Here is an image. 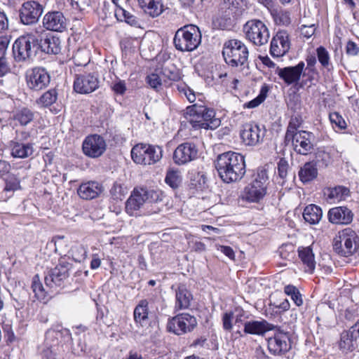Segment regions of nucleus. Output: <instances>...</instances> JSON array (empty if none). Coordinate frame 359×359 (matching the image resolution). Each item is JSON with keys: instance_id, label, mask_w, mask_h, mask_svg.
Wrapping results in <instances>:
<instances>
[{"instance_id": "1", "label": "nucleus", "mask_w": 359, "mask_h": 359, "mask_svg": "<svg viewBox=\"0 0 359 359\" xmlns=\"http://www.w3.org/2000/svg\"><path fill=\"white\" fill-rule=\"evenodd\" d=\"M219 177L226 183L241 180L245 173L244 156L233 151L219 154L215 161Z\"/></svg>"}, {"instance_id": "2", "label": "nucleus", "mask_w": 359, "mask_h": 359, "mask_svg": "<svg viewBox=\"0 0 359 359\" xmlns=\"http://www.w3.org/2000/svg\"><path fill=\"white\" fill-rule=\"evenodd\" d=\"M184 118L195 130H215L221 123L219 118L215 117L213 109L202 105L194 104L187 107Z\"/></svg>"}, {"instance_id": "3", "label": "nucleus", "mask_w": 359, "mask_h": 359, "mask_svg": "<svg viewBox=\"0 0 359 359\" xmlns=\"http://www.w3.org/2000/svg\"><path fill=\"white\" fill-rule=\"evenodd\" d=\"M43 32L44 30L39 27L35 29V34L27 33L15 41L13 55L16 62H26L36 56L39 50V36Z\"/></svg>"}, {"instance_id": "4", "label": "nucleus", "mask_w": 359, "mask_h": 359, "mask_svg": "<svg viewBox=\"0 0 359 359\" xmlns=\"http://www.w3.org/2000/svg\"><path fill=\"white\" fill-rule=\"evenodd\" d=\"M222 55L225 62L231 67H245L248 64L249 51L241 40L233 39L224 42Z\"/></svg>"}, {"instance_id": "5", "label": "nucleus", "mask_w": 359, "mask_h": 359, "mask_svg": "<svg viewBox=\"0 0 359 359\" xmlns=\"http://www.w3.org/2000/svg\"><path fill=\"white\" fill-rule=\"evenodd\" d=\"M201 33L194 25H185L177 30L173 43L177 50L191 52L196 50L201 43Z\"/></svg>"}, {"instance_id": "6", "label": "nucleus", "mask_w": 359, "mask_h": 359, "mask_svg": "<svg viewBox=\"0 0 359 359\" xmlns=\"http://www.w3.org/2000/svg\"><path fill=\"white\" fill-rule=\"evenodd\" d=\"M358 248L359 237L351 228H346L339 231L333 241V249L340 256H351Z\"/></svg>"}, {"instance_id": "7", "label": "nucleus", "mask_w": 359, "mask_h": 359, "mask_svg": "<svg viewBox=\"0 0 359 359\" xmlns=\"http://www.w3.org/2000/svg\"><path fill=\"white\" fill-rule=\"evenodd\" d=\"M162 198L158 191L153 189H135L126 203V211L130 215H135V212L144 205L158 203Z\"/></svg>"}, {"instance_id": "8", "label": "nucleus", "mask_w": 359, "mask_h": 359, "mask_svg": "<svg viewBox=\"0 0 359 359\" xmlns=\"http://www.w3.org/2000/svg\"><path fill=\"white\" fill-rule=\"evenodd\" d=\"M162 153L158 146L137 144L131 150V157L137 164L153 165L161 159Z\"/></svg>"}, {"instance_id": "9", "label": "nucleus", "mask_w": 359, "mask_h": 359, "mask_svg": "<svg viewBox=\"0 0 359 359\" xmlns=\"http://www.w3.org/2000/svg\"><path fill=\"white\" fill-rule=\"evenodd\" d=\"M243 32L248 41L258 46L266 44L270 37L269 29L259 20H248L243 26Z\"/></svg>"}, {"instance_id": "10", "label": "nucleus", "mask_w": 359, "mask_h": 359, "mask_svg": "<svg viewBox=\"0 0 359 359\" xmlns=\"http://www.w3.org/2000/svg\"><path fill=\"white\" fill-rule=\"evenodd\" d=\"M268 175L264 168L257 170L253 181L245 188V198L250 202H258L266 193Z\"/></svg>"}, {"instance_id": "11", "label": "nucleus", "mask_w": 359, "mask_h": 359, "mask_svg": "<svg viewBox=\"0 0 359 359\" xmlns=\"http://www.w3.org/2000/svg\"><path fill=\"white\" fill-rule=\"evenodd\" d=\"M314 141V135L306 130H299L290 137H285V144L291 143L294 151L301 155H307L313 151Z\"/></svg>"}, {"instance_id": "12", "label": "nucleus", "mask_w": 359, "mask_h": 359, "mask_svg": "<svg viewBox=\"0 0 359 359\" xmlns=\"http://www.w3.org/2000/svg\"><path fill=\"white\" fill-rule=\"evenodd\" d=\"M197 325L196 318L194 316L184 313L170 319L167 324V329L177 335H182L192 332Z\"/></svg>"}, {"instance_id": "13", "label": "nucleus", "mask_w": 359, "mask_h": 359, "mask_svg": "<svg viewBox=\"0 0 359 359\" xmlns=\"http://www.w3.org/2000/svg\"><path fill=\"white\" fill-rule=\"evenodd\" d=\"M25 80L29 89L39 91L49 85L50 76L44 67H35L26 72Z\"/></svg>"}, {"instance_id": "14", "label": "nucleus", "mask_w": 359, "mask_h": 359, "mask_svg": "<svg viewBox=\"0 0 359 359\" xmlns=\"http://www.w3.org/2000/svg\"><path fill=\"white\" fill-rule=\"evenodd\" d=\"M106 149L107 143L104 139L97 134L87 136L82 144L83 154L93 158L101 156Z\"/></svg>"}, {"instance_id": "15", "label": "nucleus", "mask_w": 359, "mask_h": 359, "mask_svg": "<svg viewBox=\"0 0 359 359\" xmlns=\"http://www.w3.org/2000/svg\"><path fill=\"white\" fill-rule=\"evenodd\" d=\"M99 79L93 73L76 74L74 81V90L80 94H89L99 88Z\"/></svg>"}, {"instance_id": "16", "label": "nucleus", "mask_w": 359, "mask_h": 359, "mask_svg": "<svg viewBox=\"0 0 359 359\" xmlns=\"http://www.w3.org/2000/svg\"><path fill=\"white\" fill-rule=\"evenodd\" d=\"M266 130L264 126L255 123H245L241 132L243 142L248 146H255L263 141Z\"/></svg>"}, {"instance_id": "17", "label": "nucleus", "mask_w": 359, "mask_h": 359, "mask_svg": "<svg viewBox=\"0 0 359 359\" xmlns=\"http://www.w3.org/2000/svg\"><path fill=\"white\" fill-rule=\"evenodd\" d=\"M69 264L61 262L54 269L49 271L44 278L46 287L50 290L60 287L64 280L69 277Z\"/></svg>"}, {"instance_id": "18", "label": "nucleus", "mask_w": 359, "mask_h": 359, "mask_svg": "<svg viewBox=\"0 0 359 359\" xmlns=\"http://www.w3.org/2000/svg\"><path fill=\"white\" fill-rule=\"evenodd\" d=\"M198 149L194 143L184 142L174 151L173 161L178 165H185L197 158Z\"/></svg>"}, {"instance_id": "19", "label": "nucleus", "mask_w": 359, "mask_h": 359, "mask_svg": "<svg viewBox=\"0 0 359 359\" xmlns=\"http://www.w3.org/2000/svg\"><path fill=\"white\" fill-rule=\"evenodd\" d=\"M305 67L304 62H299L295 66L285 67H276L275 73L281 79L287 86L297 84L303 73Z\"/></svg>"}, {"instance_id": "20", "label": "nucleus", "mask_w": 359, "mask_h": 359, "mask_svg": "<svg viewBox=\"0 0 359 359\" xmlns=\"http://www.w3.org/2000/svg\"><path fill=\"white\" fill-rule=\"evenodd\" d=\"M42 13L43 8L38 2H25L20 10V20L25 25H32L38 21Z\"/></svg>"}, {"instance_id": "21", "label": "nucleus", "mask_w": 359, "mask_h": 359, "mask_svg": "<svg viewBox=\"0 0 359 359\" xmlns=\"http://www.w3.org/2000/svg\"><path fill=\"white\" fill-rule=\"evenodd\" d=\"M289 34L285 31H278L271 41L270 53L273 57H282L290 50Z\"/></svg>"}, {"instance_id": "22", "label": "nucleus", "mask_w": 359, "mask_h": 359, "mask_svg": "<svg viewBox=\"0 0 359 359\" xmlns=\"http://www.w3.org/2000/svg\"><path fill=\"white\" fill-rule=\"evenodd\" d=\"M269 351L274 355H280L287 352L291 348L289 334L285 332L276 333L268 339Z\"/></svg>"}, {"instance_id": "23", "label": "nucleus", "mask_w": 359, "mask_h": 359, "mask_svg": "<svg viewBox=\"0 0 359 359\" xmlns=\"http://www.w3.org/2000/svg\"><path fill=\"white\" fill-rule=\"evenodd\" d=\"M43 25L47 30L62 32L67 29V20L61 12H48L43 18Z\"/></svg>"}, {"instance_id": "24", "label": "nucleus", "mask_w": 359, "mask_h": 359, "mask_svg": "<svg viewBox=\"0 0 359 359\" xmlns=\"http://www.w3.org/2000/svg\"><path fill=\"white\" fill-rule=\"evenodd\" d=\"M353 213L346 206L330 208L327 212L328 220L333 224L347 225L352 222Z\"/></svg>"}, {"instance_id": "25", "label": "nucleus", "mask_w": 359, "mask_h": 359, "mask_svg": "<svg viewBox=\"0 0 359 359\" xmlns=\"http://www.w3.org/2000/svg\"><path fill=\"white\" fill-rule=\"evenodd\" d=\"M104 189L101 184L95 181L82 183L78 190V195L84 200H91L98 197Z\"/></svg>"}, {"instance_id": "26", "label": "nucleus", "mask_w": 359, "mask_h": 359, "mask_svg": "<svg viewBox=\"0 0 359 359\" xmlns=\"http://www.w3.org/2000/svg\"><path fill=\"white\" fill-rule=\"evenodd\" d=\"M243 325L244 333L255 335H263L265 332L273 329V325L265 320L246 321Z\"/></svg>"}, {"instance_id": "27", "label": "nucleus", "mask_w": 359, "mask_h": 359, "mask_svg": "<svg viewBox=\"0 0 359 359\" xmlns=\"http://www.w3.org/2000/svg\"><path fill=\"white\" fill-rule=\"evenodd\" d=\"M193 301V295L184 285L178 287L175 293L176 310L188 309L190 308Z\"/></svg>"}, {"instance_id": "28", "label": "nucleus", "mask_w": 359, "mask_h": 359, "mask_svg": "<svg viewBox=\"0 0 359 359\" xmlns=\"http://www.w3.org/2000/svg\"><path fill=\"white\" fill-rule=\"evenodd\" d=\"M5 187L0 194L2 200H7L12 196L14 191L21 189L20 179L13 173H8L4 178Z\"/></svg>"}, {"instance_id": "29", "label": "nucleus", "mask_w": 359, "mask_h": 359, "mask_svg": "<svg viewBox=\"0 0 359 359\" xmlns=\"http://www.w3.org/2000/svg\"><path fill=\"white\" fill-rule=\"evenodd\" d=\"M358 338L349 329L343 331L339 341V349L345 353L352 352L358 346Z\"/></svg>"}, {"instance_id": "30", "label": "nucleus", "mask_w": 359, "mask_h": 359, "mask_svg": "<svg viewBox=\"0 0 359 359\" xmlns=\"http://www.w3.org/2000/svg\"><path fill=\"white\" fill-rule=\"evenodd\" d=\"M11 156L14 158H26L31 156L34 153L32 143H21L12 140L10 142Z\"/></svg>"}, {"instance_id": "31", "label": "nucleus", "mask_w": 359, "mask_h": 359, "mask_svg": "<svg viewBox=\"0 0 359 359\" xmlns=\"http://www.w3.org/2000/svg\"><path fill=\"white\" fill-rule=\"evenodd\" d=\"M39 50L48 54H58L61 50L60 39L53 36L39 39Z\"/></svg>"}, {"instance_id": "32", "label": "nucleus", "mask_w": 359, "mask_h": 359, "mask_svg": "<svg viewBox=\"0 0 359 359\" xmlns=\"http://www.w3.org/2000/svg\"><path fill=\"white\" fill-rule=\"evenodd\" d=\"M140 8L152 18L159 16L163 11L161 0H137Z\"/></svg>"}, {"instance_id": "33", "label": "nucleus", "mask_w": 359, "mask_h": 359, "mask_svg": "<svg viewBox=\"0 0 359 359\" xmlns=\"http://www.w3.org/2000/svg\"><path fill=\"white\" fill-rule=\"evenodd\" d=\"M299 257L305 265V271L313 273L316 267V261L311 247H300L298 249Z\"/></svg>"}, {"instance_id": "34", "label": "nucleus", "mask_w": 359, "mask_h": 359, "mask_svg": "<svg viewBox=\"0 0 359 359\" xmlns=\"http://www.w3.org/2000/svg\"><path fill=\"white\" fill-rule=\"evenodd\" d=\"M239 3L238 0H224L220 4L219 13L225 20H230L235 17L238 11Z\"/></svg>"}, {"instance_id": "35", "label": "nucleus", "mask_w": 359, "mask_h": 359, "mask_svg": "<svg viewBox=\"0 0 359 359\" xmlns=\"http://www.w3.org/2000/svg\"><path fill=\"white\" fill-rule=\"evenodd\" d=\"M323 216V211L316 205L311 204L304 208L303 217L306 222L311 224H318Z\"/></svg>"}, {"instance_id": "36", "label": "nucleus", "mask_w": 359, "mask_h": 359, "mask_svg": "<svg viewBox=\"0 0 359 359\" xmlns=\"http://www.w3.org/2000/svg\"><path fill=\"white\" fill-rule=\"evenodd\" d=\"M134 320L137 324L143 327L148 321V302L142 299L134 309Z\"/></svg>"}, {"instance_id": "37", "label": "nucleus", "mask_w": 359, "mask_h": 359, "mask_svg": "<svg viewBox=\"0 0 359 359\" xmlns=\"http://www.w3.org/2000/svg\"><path fill=\"white\" fill-rule=\"evenodd\" d=\"M318 175V170L313 162L306 163L299 171V177L303 183H307L314 180Z\"/></svg>"}, {"instance_id": "38", "label": "nucleus", "mask_w": 359, "mask_h": 359, "mask_svg": "<svg viewBox=\"0 0 359 359\" xmlns=\"http://www.w3.org/2000/svg\"><path fill=\"white\" fill-rule=\"evenodd\" d=\"M58 93L56 88H51L43 93L36 101V104L43 107H48L56 102Z\"/></svg>"}, {"instance_id": "39", "label": "nucleus", "mask_w": 359, "mask_h": 359, "mask_svg": "<svg viewBox=\"0 0 359 359\" xmlns=\"http://www.w3.org/2000/svg\"><path fill=\"white\" fill-rule=\"evenodd\" d=\"M161 73L172 81H178L182 78L180 70L172 62L165 63L162 67Z\"/></svg>"}, {"instance_id": "40", "label": "nucleus", "mask_w": 359, "mask_h": 359, "mask_svg": "<svg viewBox=\"0 0 359 359\" xmlns=\"http://www.w3.org/2000/svg\"><path fill=\"white\" fill-rule=\"evenodd\" d=\"M34 116V113L31 109L24 107L15 113L13 119L17 121L20 126H25L33 121Z\"/></svg>"}, {"instance_id": "41", "label": "nucleus", "mask_w": 359, "mask_h": 359, "mask_svg": "<svg viewBox=\"0 0 359 359\" xmlns=\"http://www.w3.org/2000/svg\"><path fill=\"white\" fill-rule=\"evenodd\" d=\"M115 16L118 20L124 21L130 25H136L137 24L136 17L120 6H117V8L115 9Z\"/></svg>"}, {"instance_id": "42", "label": "nucleus", "mask_w": 359, "mask_h": 359, "mask_svg": "<svg viewBox=\"0 0 359 359\" xmlns=\"http://www.w3.org/2000/svg\"><path fill=\"white\" fill-rule=\"evenodd\" d=\"M182 181V177L180 171L170 170L167 172L165 182L172 189H177L181 185Z\"/></svg>"}, {"instance_id": "43", "label": "nucleus", "mask_w": 359, "mask_h": 359, "mask_svg": "<svg viewBox=\"0 0 359 359\" xmlns=\"http://www.w3.org/2000/svg\"><path fill=\"white\" fill-rule=\"evenodd\" d=\"M285 293L290 296L294 303L297 306H300L303 304L302 296L299 290L292 285H287L284 287Z\"/></svg>"}, {"instance_id": "44", "label": "nucleus", "mask_w": 359, "mask_h": 359, "mask_svg": "<svg viewBox=\"0 0 359 359\" xmlns=\"http://www.w3.org/2000/svg\"><path fill=\"white\" fill-rule=\"evenodd\" d=\"M277 169L278 177L283 180L281 183L283 184L287 181L291 171L288 161L285 158H281L278 163Z\"/></svg>"}, {"instance_id": "45", "label": "nucleus", "mask_w": 359, "mask_h": 359, "mask_svg": "<svg viewBox=\"0 0 359 359\" xmlns=\"http://www.w3.org/2000/svg\"><path fill=\"white\" fill-rule=\"evenodd\" d=\"M349 189L346 187L339 186L330 190L328 198L337 201L344 200L346 196H348Z\"/></svg>"}, {"instance_id": "46", "label": "nucleus", "mask_w": 359, "mask_h": 359, "mask_svg": "<svg viewBox=\"0 0 359 359\" xmlns=\"http://www.w3.org/2000/svg\"><path fill=\"white\" fill-rule=\"evenodd\" d=\"M206 176L202 172L192 174L190 180V186L196 189H203L206 184Z\"/></svg>"}, {"instance_id": "47", "label": "nucleus", "mask_w": 359, "mask_h": 359, "mask_svg": "<svg viewBox=\"0 0 359 359\" xmlns=\"http://www.w3.org/2000/svg\"><path fill=\"white\" fill-rule=\"evenodd\" d=\"M32 288L35 294V297L39 300H43L46 297V294L48 292L46 290L42 283L39 281L38 275L34 277Z\"/></svg>"}, {"instance_id": "48", "label": "nucleus", "mask_w": 359, "mask_h": 359, "mask_svg": "<svg viewBox=\"0 0 359 359\" xmlns=\"http://www.w3.org/2000/svg\"><path fill=\"white\" fill-rule=\"evenodd\" d=\"M317 57L321 65L330 70V67L332 66L330 62V55L328 51L323 46H320L316 49Z\"/></svg>"}, {"instance_id": "49", "label": "nucleus", "mask_w": 359, "mask_h": 359, "mask_svg": "<svg viewBox=\"0 0 359 359\" xmlns=\"http://www.w3.org/2000/svg\"><path fill=\"white\" fill-rule=\"evenodd\" d=\"M268 93V88L266 86H264L261 88L259 94L257 97L253 99L252 100L245 104V107L247 108L252 109L259 106L261 103H262L266 97Z\"/></svg>"}, {"instance_id": "50", "label": "nucleus", "mask_w": 359, "mask_h": 359, "mask_svg": "<svg viewBox=\"0 0 359 359\" xmlns=\"http://www.w3.org/2000/svg\"><path fill=\"white\" fill-rule=\"evenodd\" d=\"M110 193L114 200L122 201L123 197L127 194L126 188L121 184L114 183L110 190Z\"/></svg>"}, {"instance_id": "51", "label": "nucleus", "mask_w": 359, "mask_h": 359, "mask_svg": "<svg viewBox=\"0 0 359 359\" xmlns=\"http://www.w3.org/2000/svg\"><path fill=\"white\" fill-rule=\"evenodd\" d=\"M300 121L297 117L292 118L287 128L285 137H290L296 133L299 132L297 128L300 126Z\"/></svg>"}, {"instance_id": "52", "label": "nucleus", "mask_w": 359, "mask_h": 359, "mask_svg": "<svg viewBox=\"0 0 359 359\" xmlns=\"http://www.w3.org/2000/svg\"><path fill=\"white\" fill-rule=\"evenodd\" d=\"M330 120L332 124H334L339 129H345L346 123L344 118L338 113L333 112L330 114Z\"/></svg>"}, {"instance_id": "53", "label": "nucleus", "mask_w": 359, "mask_h": 359, "mask_svg": "<svg viewBox=\"0 0 359 359\" xmlns=\"http://www.w3.org/2000/svg\"><path fill=\"white\" fill-rule=\"evenodd\" d=\"M275 21L279 25L287 26L290 24V13L287 11H280L275 16Z\"/></svg>"}, {"instance_id": "54", "label": "nucleus", "mask_w": 359, "mask_h": 359, "mask_svg": "<svg viewBox=\"0 0 359 359\" xmlns=\"http://www.w3.org/2000/svg\"><path fill=\"white\" fill-rule=\"evenodd\" d=\"M148 84L154 89L158 90L162 86L160 76L157 74H151L147 77Z\"/></svg>"}, {"instance_id": "55", "label": "nucleus", "mask_w": 359, "mask_h": 359, "mask_svg": "<svg viewBox=\"0 0 359 359\" xmlns=\"http://www.w3.org/2000/svg\"><path fill=\"white\" fill-rule=\"evenodd\" d=\"M11 41V36L3 35L0 36V57H4Z\"/></svg>"}, {"instance_id": "56", "label": "nucleus", "mask_w": 359, "mask_h": 359, "mask_svg": "<svg viewBox=\"0 0 359 359\" xmlns=\"http://www.w3.org/2000/svg\"><path fill=\"white\" fill-rule=\"evenodd\" d=\"M316 28L314 25L310 26L302 25L300 27V32L302 36L309 38L315 33Z\"/></svg>"}, {"instance_id": "57", "label": "nucleus", "mask_w": 359, "mask_h": 359, "mask_svg": "<svg viewBox=\"0 0 359 359\" xmlns=\"http://www.w3.org/2000/svg\"><path fill=\"white\" fill-rule=\"evenodd\" d=\"M346 52L351 56L357 55L359 53V48L354 42L349 41L346 47Z\"/></svg>"}, {"instance_id": "58", "label": "nucleus", "mask_w": 359, "mask_h": 359, "mask_svg": "<svg viewBox=\"0 0 359 359\" xmlns=\"http://www.w3.org/2000/svg\"><path fill=\"white\" fill-rule=\"evenodd\" d=\"M112 90L115 93L118 95H123L126 90V83L123 81H119L112 86Z\"/></svg>"}, {"instance_id": "59", "label": "nucleus", "mask_w": 359, "mask_h": 359, "mask_svg": "<svg viewBox=\"0 0 359 359\" xmlns=\"http://www.w3.org/2000/svg\"><path fill=\"white\" fill-rule=\"evenodd\" d=\"M233 314L231 313H225L222 318L223 327L226 330H230L232 328V320Z\"/></svg>"}, {"instance_id": "60", "label": "nucleus", "mask_w": 359, "mask_h": 359, "mask_svg": "<svg viewBox=\"0 0 359 359\" xmlns=\"http://www.w3.org/2000/svg\"><path fill=\"white\" fill-rule=\"evenodd\" d=\"M10 72V67L4 57H0V77L5 76Z\"/></svg>"}, {"instance_id": "61", "label": "nucleus", "mask_w": 359, "mask_h": 359, "mask_svg": "<svg viewBox=\"0 0 359 359\" xmlns=\"http://www.w3.org/2000/svg\"><path fill=\"white\" fill-rule=\"evenodd\" d=\"M219 250L231 259H234L235 255L233 249L229 246L220 245Z\"/></svg>"}, {"instance_id": "62", "label": "nucleus", "mask_w": 359, "mask_h": 359, "mask_svg": "<svg viewBox=\"0 0 359 359\" xmlns=\"http://www.w3.org/2000/svg\"><path fill=\"white\" fill-rule=\"evenodd\" d=\"M8 27V20L4 12H0V32L6 29Z\"/></svg>"}, {"instance_id": "63", "label": "nucleus", "mask_w": 359, "mask_h": 359, "mask_svg": "<svg viewBox=\"0 0 359 359\" xmlns=\"http://www.w3.org/2000/svg\"><path fill=\"white\" fill-rule=\"evenodd\" d=\"M11 169L10 164L6 161L0 160V175L3 176L6 174L9 173V170Z\"/></svg>"}, {"instance_id": "64", "label": "nucleus", "mask_w": 359, "mask_h": 359, "mask_svg": "<svg viewBox=\"0 0 359 359\" xmlns=\"http://www.w3.org/2000/svg\"><path fill=\"white\" fill-rule=\"evenodd\" d=\"M154 203H150L148 205H146L147 209L146 213L149 215L159 213L162 210V208L156 207V205H153Z\"/></svg>"}]
</instances>
